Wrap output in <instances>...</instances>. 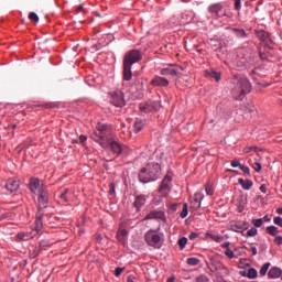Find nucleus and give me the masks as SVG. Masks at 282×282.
Segmentation results:
<instances>
[{"instance_id":"obj_8","label":"nucleus","mask_w":282,"mask_h":282,"mask_svg":"<svg viewBox=\"0 0 282 282\" xmlns=\"http://www.w3.org/2000/svg\"><path fill=\"white\" fill-rule=\"evenodd\" d=\"M172 182H173V176H171V174H166L159 188L161 196L166 197L169 193H171V188L173 186Z\"/></svg>"},{"instance_id":"obj_38","label":"nucleus","mask_w":282,"mask_h":282,"mask_svg":"<svg viewBox=\"0 0 282 282\" xmlns=\"http://www.w3.org/2000/svg\"><path fill=\"white\" fill-rule=\"evenodd\" d=\"M252 151H259V148H257L254 145H247L243 148V153H246V154L252 153Z\"/></svg>"},{"instance_id":"obj_9","label":"nucleus","mask_w":282,"mask_h":282,"mask_svg":"<svg viewBox=\"0 0 282 282\" xmlns=\"http://www.w3.org/2000/svg\"><path fill=\"white\" fill-rule=\"evenodd\" d=\"M256 36L259 39V41H261V43H263V45H265V47H269L270 50H272V45H274V42L272 41L270 33L263 30H260V31H256Z\"/></svg>"},{"instance_id":"obj_36","label":"nucleus","mask_w":282,"mask_h":282,"mask_svg":"<svg viewBox=\"0 0 282 282\" xmlns=\"http://www.w3.org/2000/svg\"><path fill=\"white\" fill-rule=\"evenodd\" d=\"M180 217L181 219H186V217H188V204L184 203Z\"/></svg>"},{"instance_id":"obj_18","label":"nucleus","mask_w":282,"mask_h":282,"mask_svg":"<svg viewBox=\"0 0 282 282\" xmlns=\"http://www.w3.org/2000/svg\"><path fill=\"white\" fill-rule=\"evenodd\" d=\"M41 186H43V185H41V181L39 178L33 177L30 180V189L34 194L39 193V191L41 189Z\"/></svg>"},{"instance_id":"obj_39","label":"nucleus","mask_w":282,"mask_h":282,"mask_svg":"<svg viewBox=\"0 0 282 282\" xmlns=\"http://www.w3.org/2000/svg\"><path fill=\"white\" fill-rule=\"evenodd\" d=\"M252 169L256 171V173H261V170L263 169V166L261 165V163L259 161H256L252 164Z\"/></svg>"},{"instance_id":"obj_51","label":"nucleus","mask_w":282,"mask_h":282,"mask_svg":"<svg viewBox=\"0 0 282 282\" xmlns=\"http://www.w3.org/2000/svg\"><path fill=\"white\" fill-rule=\"evenodd\" d=\"M118 242L122 243V246H124V243H127V237L124 236H117Z\"/></svg>"},{"instance_id":"obj_19","label":"nucleus","mask_w":282,"mask_h":282,"mask_svg":"<svg viewBox=\"0 0 282 282\" xmlns=\"http://www.w3.org/2000/svg\"><path fill=\"white\" fill-rule=\"evenodd\" d=\"M6 188L7 191H9V193H14V191H19V181L10 178L6 184Z\"/></svg>"},{"instance_id":"obj_21","label":"nucleus","mask_w":282,"mask_h":282,"mask_svg":"<svg viewBox=\"0 0 282 282\" xmlns=\"http://www.w3.org/2000/svg\"><path fill=\"white\" fill-rule=\"evenodd\" d=\"M19 241H30V239H34L36 237V234L34 231L32 232H19L17 235Z\"/></svg>"},{"instance_id":"obj_47","label":"nucleus","mask_w":282,"mask_h":282,"mask_svg":"<svg viewBox=\"0 0 282 282\" xmlns=\"http://www.w3.org/2000/svg\"><path fill=\"white\" fill-rule=\"evenodd\" d=\"M29 19H30L31 21H35V23H37V21H39V14H36L35 12H31V13H29Z\"/></svg>"},{"instance_id":"obj_4","label":"nucleus","mask_w":282,"mask_h":282,"mask_svg":"<svg viewBox=\"0 0 282 282\" xmlns=\"http://www.w3.org/2000/svg\"><path fill=\"white\" fill-rule=\"evenodd\" d=\"M144 239L148 246H151V248H155L156 250H160V248L164 246V235L158 234V231L153 229L147 231Z\"/></svg>"},{"instance_id":"obj_45","label":"nucleus","mask_w":282,"mask_h":282,"mask_svg":"<svg viewBox=\"0 0 282 282\" xmlns=\"http://www.w3.org/2000/svg\"><path fill=\"white\" fill-rule=\"evenodd\" d=\"M225 256L228 258V259H235V251H232L231 249H227L225 251Z\"/></svg>"},{"instance_id":"obj_29","label":"nucleus","mask_w":282,"mask_h":282,"mask_svg":"<svg viewBox=\"0 0 282 282\" xmlns=\"http://www.w3.org/2000/svg\"><path fill=\"white\" fill-rule=\"evenodd\" d=\"M231 32H234L238 39H246V36H248V34H246V30L243 29L234 28L231 29Z\"/></svg>"},{"instance_id":"obj_12","label":"nucleus","mask_w":282,"mask_h":282,"mask_svg":"<svg viewBox=\"0 0 282 282\" xmlns=\"http://www.w3.org/2000/svg\"><path fill=\"white\" fill-rule=\"evenodd\" d=\"M210 14H216V17H230L225 10L223 3H215L208 8Z\"/></svg>"},{"instance_id":"obj_44","label":"nucleus","mask_w":282,"mask_h":282,"mask_svg":"<svg viewBox=\"0 0 282 282\" xmlns=\"http://www.w3.org/2000/svg\"><path fill=\"white\" fill-rule=\"evenodd\" d=\"M240 171H242V173H245V175H247V177H250V167H248L246 165H240Z\"/></svg>"},{"instance_id":"obj_55","label":"nucleus","mask_w":282,"mask_h":282,"mask_svg":"<svg viewBox=\"0 0 282 282\" xmlns=\"http://www.w3.org/2000/svg\"><path fill=\"white\" fill-rule=\"evenodd\" d=\"M197 237H199V234L191 232L189 236H188V239H191L193 241V239H197Z\"/></svg>"},{"instance_id":"obj_2","label":"nucleus","mask_w":282,"mask_h":282,"mask_svg":"<svg viewBox=\"0 0 282 282\" xmlns=\"http://www.w3.org/2000/svg\"><path fill=\"white\" fill-rule=\"evenodd\" d=\"M235 87L231 90L235 100H243L245 96H248L252 91V85L250 80L243 75H236L234 78Z\"/></svg>"},{"instance_id":"obj_33","label":"nucleus","mask_w":282,"mask_h":282,"mask_svg":"<svg viewBox=\"0 0 282 282\" xmlns=\"http://www.w3.org/2000/svg\"><path fill=\"white\" fill-rule=\"evenodd\" d=\"M259 276V272L254 268H250L247 272V279H257Z\"/></svg>"},{"instance_id":"obj_56","label":"nucleus","mask_w":282,"mask_h":282,"mask_svg":"<svg viewBox=\"0 0 282 282\" xmlns=\"http://www.w3.org/2000/svg\"><path fill=\"white\" fill-rule=\"evenodd\" d=\"M122 272H124V269H122V268H117V269L115 270L116 276H120V274H122Z\"/></svg>"},{"instance_id":"obj_46","label":"nucleus","mask_w":282,"mask_h":282,"mask_svg":"<svg viewBox=\"0 0 282 282\" xmlns=\"http://www.w3.org/2000/svg\"><path fill=\"white\" fill-rule=\"evenodd\" d=\"M273 224H275V226H279L280 228H282V218L280 216L274 217Z\"/></svg>"},{"instance_id":"obj_24","label":"nucleus","mask_w":282,"mask_h":282,"mask_svg":"<svg viewBox=\"0 0 282 282\" xmlns=\"http://www.w3.org/2000/svg\"><path fill=\"white\" fill-rule=\"evenodd\" d=\"M144 204H147V196L138 195L134 199V206L137 207V210H140Z\"/></svg>"},{"instance_id":"obj_20","label":"nucleus","mask_w":282,"mask_h":282,"mask_svg":"<svg viewBox=\"0 0 282 282\" xmlns=\"http://www.w3.org/2000/svg\"><path fill=\"white\" fill-rule=\"evenodd\" d=\"M282 270L279 267H272L268 272L269 279H279L281 278Z\"/></svg>"},{"instance_id":"obj_13","label":"nucleus","mask_w":282,"mask_h":282,"mask_svg":"<svg viewBox=\"0 0 282 282\" xmlns=\"http://www.w3.org/2000/svg\"><path fill=\"white\" fill-rule=\"evenodd\" d=\"M56 195L58 197V199H61V202H65L66 204H68V202H72V195L73 193L69 191V188L67 187H62L56 192Z\"/></svg>"},{"instance_id":"obj_41","label":"nucleus","mask_w":282,"mask_h":282,"mask_svg":"<svg viewBox=\"0 0 282 282\" xmlns=\"http://www.w3.org/2000/svg\"><path fill=\"white\" fill-rule=\"evenodd\" d=\"M196 282H210V279L206 274H200L196 278Z\"/></svg>"},{"instance_id":"obj_14","label":"nucleus","mask_w":282,"mask_h":282,"mask_svg":"<svg viewBox=\"0 0 282 282\" xmlns=\"http://www.w3.org/2000/svg\"><path fill=\"white\" fill-rule=\"evenodd\" d=\"M209 265L213 270L223 274V276H228V274H230V270L221 262L212 261Z\"/></svg>"},{"instance_id":"obj_50","label":"nucleus","mask_w":282,"mask_h":282,"mask_svg":"<svg viewBox=\"0 0 282 282\" xmlns=\"http://www.w3.org/2000/svg\"><path fill=\"white\" fill-rule=\"evenodd\" d=\"M109 195H116V185L113 183L109 184Z\"/></svg>"},{"instance_id":"obj_25","label":"nucleus","mask_w":282,"mask_h":282,"mask_svg":"<svg viewBox=\"0 0 282 282\" xmlns=\"http://www.w3.org/2000/svg\"><path fill=\"white\" fill-rule=\"evenodd\" d=\"M161 76H177L180 74V70L175 68H163L160 72Z\"/></svg>"},{"instance_id":"obj_35","label":"nucleus","mask_w":282,"mask_h":282,"mask_svg":"<svg viewBox=\"0 0 282 282\" xmlns=\"http://www.w3.org/2000/svg\"><path fill=\"white\" fill-rule=\"evenodd\" d=\"M41 253V248L39 247H33L31 250H30V258L31 259H36V257Z\"/></svg>"},{"instance_id":"obj_49","label":"nucleus","mask_w":282,"mask_h":282,"mask_svg":"<svg viewBox=\"0 0 282 282\" xmlns=\"http://www.w3.org/2000/svg\"><path fill=\"white\" fill-rule=\"evenodd\" d=\"M206 195H214L215 191L213 189V186L206 185L205 187Z\"/></svg>"},{"instance_id":"obj_30","label":"nucleus","mask_w":282,"mask_h":282,"mask_svg":"<svg viewBox=\"0 0 282 282\" xmlns=\"http://www.w3.org/2000/svg\"><path fill=\"white\" fill-rule=\"evenodd\" d=\"M133 127H134V133H140V131L144 129V121L137 119Z\"/></svg>"},{"instance_id":"obj_43","label":"nucleus","mask_w":282,"mask_h":282,"mask_svg":"<svg viewBox=\"0 0 282 282\" xmlns=\"http://www.w3.org/2000/svg\"><path fill=\"white\" fill-rule=\"evenodd\" d=\"M129 236V231H127V229H122L120 228L117 232V237H128Z\"/></svg>"},{"instance_id":"obj_1","label":"nucleus","mask_w":282,"mask_h":282,"mask_svg":"<svg viewBox=\"0 0 282 282\" xmlns=\"http://www.w3.org/2000/svg\"><path fill=\"white\" fill-rule=\"evenodd\" d=\"M162 177V166L158 162L150 161L139 173V182L149 184L158 182Z\"/></svg>"},{"instance_id":"obj_28","label":"nucleus","mask_w":282,"mask_h":282,"mask_svg":"<svg viewBox=\"0 0 282 282\" xmlns=\"http://www.w3.org/2000/svg\"><path fill=\"white\" fill-rule=\"evenodd\" d=\"M267 232L271 237H276L279 235V227L271 225L267 227Z\"/></svg>"},{"instance_id":"obj_48","label":"nucleus","mask_w":282,"mask_h":282,"mask_svg":"<svg viewBox=\"0 0 282 282\" xmlns=\"http://www.w3.org/2000/svg\"><path fill=\"white\" fill-rule=\"evenodd\" d=\"M246 265H250V263H248V259L241 258L238 268H246Z\"/></svg>"},{"instance_id":"obj_17","label":"nucleus","mask_w":282,"mask_h":282,"mask_svg":"<svg viewBox=\"0 0 282 282\" xmlns=\"http://www.w3.org/2000/svg\"><path fill=\"white\" fill-rule=\"evenodd\" d=\"M151 85L153 87H169V79L164 78V77H160V76H155L152 80H151Z\"/></svg>"},{"instance_id":"obj_60","label":"nucleus","mask_w":282,"mask_h":282,"mask_svg":"<svg viewBox=\"0 0 282 282\" xmlns=\"http://www.w3.org/2000/svg\"><path fill=\"white\" fill-rule=\"evenodd\" d=\"M127 282H138V280L135 279V276L129 275Z\"/></svg>"},{"instance_id":"obj_57","label":"nucleus","mask_w":282,"mask_h":282,"mask_svg":"<svg viewBox=\"0 0 282 282\" xmlns=\"http://www.w3.org/2000/svg\"><path fill=\"white\" fill-rule=\"evenodd\" d=\"M254 111V108L246 107L245 116L248 118V113H252Z\"/></svg>"},{"instance_id":"obj_52","label":"nucleus","mask_w":282,"mask_h":282,"mask_svg":"<svg viewBox=\"0 0 282 282\" xmlns=\"http://www.w3.org/2000/svg\"><path fill=\"white\" fill-rule=\"evenodd\" d=\"M274 243H276V246H282V236H274Z\"/></svg>"},{"instance_id":"obj_63","label":"nucleus","mask_w":282,"mask_h":282,"mask_svg":"<svg viewBox=\"0 0 282 282\" xmlns=\"http://www.w3.org/2000/svg\"><path fill=\"white\" fill-rule=\"evenodd\" d=\"M239 274H240V276H247L248 278V272H246V271H239Z\"/></svg>"},{"instance_id":"obj_58","label":"nucleus","mask_w":282,"mask_h":282,"mask_svg":"<svg viewBox=\"0 0 282 282\" xmlns=\"http://www.w3.org/2000/svg\"><path fill=\"white\" fill-rule=\"evenodd\" d=\"M250 248H251L252 256L257 257L258 250H257L256 246L251 245Z\"/></svg>"},{"instance_id":"obj_6","label":"nucleus","mask_w":282,"mask_h":282,"mask_svg":"<svg viewBox=\"0 0 282 282\" xmlns=\"http://www.w3.org/2000/svg\"><path fill=\"white\" fill-rule=\"evenodd\" d=\"M108 148L115 155H129V147L108 139Z\"/></svg>"},{"instance_id":"obj_53","label":"nucleus","mask_w":282,"mask_h":282,"mask_svg":"<svg viewBox=\"0 0 282 282\" xmlns=\"http://www.w3.org/2000/svg\"><path fill=\"white\" fill-rule=\"evenodd\" d=\"M231 166L232 169H237V166H243V164H241L238 160H234L231 161Z\"/></svg>"},{"instance_id":"obj_64","label":"nucleus","mask_w":282,"mask_h":282,"mask_svg":"<svg viewBox=\"0 0 282 282\" xmlns=\"http://www.w3.org/2000/svg\"><path fill=\"white\" fill-rule=\"evenodd\" d=\"M276 214H278V215H282V207H279V208L276 209Z\"/></svg>"},{"instance_id":"obj_15","label":"nucleus","mask_w":282,"mask_h":282,"mask_svg":"<svg viewBox=\"0 0 282 282\" xmlns=\"http://www.w3.org/2000/svg\"><path fill=\"white\" fill-rule=\"evenodd\" d=\"M204 199V193L202 192H196L194 194V196L191 199V206L192 208H194L195 210H197L198 208H202V200Z\"/></svg>"},{"instance_id":"obj_62","label":"nucleus","mask_w":282,"mask_h":282,"mask_svg":"<svg viewBox=\"0 0 282 282\" xmlns=\"http://www.w3.org/2000/svg\"><path fill=\"white\" fill-rule=\"evenodd\" d=\"M260 191L261 193H268V187H265V185H261Z\"/></svg>"},{"instance_id":"obj_26","label":"nucleus","mask_w":282,"mask_h":282,"mask_svg":"<svg viewBox=\"0 0 282 282\" xmlns=\"http://www.w3.org/2000/svg\"><path fill=\"white\" fill-rule=\"evenodd\" d=\"M205 237L206 239H212L213 241H216V243H221V241H224V236L215 235L213 232H206Z\"/></svg>"},{"instance_id":"obj_16","label":"nucleus","mask_w":282,"mask_h":282,"mask_svg":"<svg viewBox=\"0 0 282 282\" xmlns=\"http://www.w3.org/2000/svg\"><path fill=\"white\" fill-rule=\"evenodd\" d=\"M145 219H160L161 221H166V214L162 210H152L145 216Z\"/></svg>"},{"instance_id":"obj_5","label":"nucleus","mask_w":282,"mask_h":282,"mask_svg":"<svg viewBox=\"0 0 282 282\" xmlns=\"http://www.w3.org/2000/svg\"><path fill=\"white\" fill-rule=\"evenodd\" d=\"M140 61H142V52L140 50H131L123 57V63L130 66L140 63Z\"/></svg>"},{"instance_id":"obj_27","label":"nucleus","mask_w":282,"mask_h":282,"mask_svg":"<svg viewBox=\"0 0 282 282\" xmlns=\"http://www.w3.org/2000/svg\"><path fill=\"white\" fill-rule=\"evenodd\" d=\"M238 184H240V186H242L243 191H250V188H252L253 183L250 180H243V178H239L238 180Z\"/></svg>"},{"instance_id":"obj_42","label":"nucleus","mask_w":282,"mask_h":282,"mask_svg":"<svg viewBox=\"0 0 282 282\" xmlns=\"http://www.w3.org/2000/svg\"><path fill=\"white\" fill-rule=\"evenodd\" d=\"M252 224L256 228H261L263 226V218L253 219Z\"/></svg>"},{"instance_id":"obj_3","label":"nucleus","mask_w":282,"mask_h":282,"mask_svg":"<svg viewBox=\"0 0 282 282\" xmlns=\"http://www.w3.org/2000/svg\"><path fill=\"white\" fill-rule=\"evenodd\" d=\"M109 126L106 123H97L96 130L90 134L91 140L100 144L102 149H109Z\"/></svg>"},{"instance_id":"obj_10","label":"nucleus","mask_w":282,"mask_h":282,"mask_svg":"<svg viewBox=\"0 0 282 282\" xmlns=\"http://www.w3.org/2000/svg\"><path fill=\"white\" fill-rule=\"evenodd\" d=\"M110 102L115 107H124L127 105V101L124 100V93H122L121 90L113 91Z\"/></svg>"},{"instance_id":"obj_34","label":"nucleus","mask_w":282,"mask_h":282,"mask_svg":"<svg viewBox=\"0 0 282 282\" xmlns=\"http://www.w3.org/2000/svg\"><path fill=\"white\" fill-rule=\"evenodd\" d=\"M188 243V238L186 237H182L181 239H178L177 245L180 250H184L186 248V245Z\"/></svg>"},{"instance_id":"obj_37","label":"nucleus","mask_w":282,"mask_h":282,"mask_svg":"<svg viewBox=\"0 0 282 282\" xmlns=\"http://www.w3.org/2000/svg\"><path fill=\"white\" fill-rule=\"evenodd\" d=\"M268 270H270V262L264 263L260 269L261 276H265L268 274Z\"/></svg>"},{"instance_id":"obj_31","label":"nucleus","mask_w":282,"mask_h":282,"mask_svg":"<svg viewBox=\"0 0 282 282\" xmlns=\"http://www.w3.org/2000/svg\"><path fill=\"white\" fill-rule=\"evenodd\" d=\"M42 228H43V220H41V217H37L35 220V228H34L33 232H35V235H39V232H41Z\"/></svg>"},{"instance_id":"obj_32","label":"nucleus","mask_w":282,"mask_h":282,"mask_svg":"<svg viewBox=\"0 0 282 282\" xmlns=\"http://www.w3.org/2000/svg\"><path fill=\"white\" fill-rule=\"evenodd\" d=\"M186 263L187 265L195 268V265H197L198 263H202V260H199V258H187Z\"/></svg>"},{"instance_id":"obj_54","label":"nucleus","mask_w":282,"mask_h":282,"mask_svg":"<svg viewBox=\"0 0 282 282\" xmlns=\"http://www.w3.org/2000/svg\"><path fill=\"white\" fill-rule=\"evenodd\" d=\"M235 1V10H241V0H234Z\"/></svg>"},{"instance_id":"obj_61","label":"nucleus","mask_w":282,"mask_h":282,"mask_svg":"<svg viewBox=\"0 0 282 282\" xmlns=\"http://www.w3.org/2000/svg\"><path fill=\"white\" fill-rule=\"evenodd\" d=\"M79 141L83 143V142H87V135H85V134H82L80 137H79Z\"/></svg>"},{"instance_id":"obj_11","label":"nucleus","mask_w":282,"mask_h":282,"mask_svg":"<svg viewBox=\"0 0 282 282\" xmlns=\"http://www.w3.org/2000/svg\"><path fill=\"white\" fill-rule=\"evenodd\" d=\"M228 230H231L232 232H243V230H248V223L231 220L228 225Z\"/></svg>"},{"instance_id":"obj_7","label":"nucleus","mask_w":282,"mask_h":282,"mask_svg":"<svg viewBox=\"0 0 282 282\" xmlns=\"http://www.w3.org/2000/svg\"><path fill=\"white\" fill-rule=\"evenodd\" d=\"M37 202H39V209L47 208L50 204V192H47V186L42 185L37 192Z\"/></svg>"},{"instance_id":"obj_59","label":"nucleus","mask_w":282,"mask_h":282,"mask_svg":"<svg viewBox=\"0 0 282 282\" xmlns=\"http://www.w3.org/2000/svg\"><path fill=\"white\" fill-rule=\"evenodd\" d=\"M221 248H225L226 250H230V241H226L221 245Z\"/></svg>"},{"instance_id":"obj_23","label":"nucleus","mask_w":282,"mask_h":282,"mask_svg":"<svg viewBox=\"0 0 282 282\" xmlns=\"http://www.w3.org/2000/svg\"><path fill=\"white\" fill-rule=\"evenodd\" d=\"M205 76L207 78H214L216 83H219V80H221V73L217 70H205Z\"/></svg>"},{"instance_id":"obj_22","label":"nucleus","mask_w":282,"mask_h":282,"mask_svg":"<svg viewBox=\"0 0 282 282\" xmlns=\"http://www.w3.org/2000/svg\"><path fill=\"white\" fill-rule=\"evenodd\" d=\"M131 65L123 63V80H131L133 78V73L131 72Z\"/></svg>"},{"instance_id":"obj_40","label":"nucleus","mask_w":282,"mask_h":282,"mask_svg":"<svg viewBox=\"0 0 282 282\" xmlns=\"http://www.w3.org/2000/svg\"><path fill=\"white\" fill-rule=\"evenodd\" d=\"M258 232H259V230H257V227H252L251 229H249L247 231V237H257Z\"/></svg>"}]
</instances>
